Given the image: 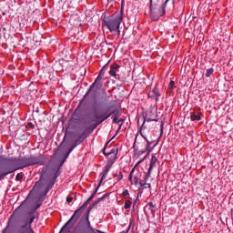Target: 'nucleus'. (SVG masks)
Instances as JSON below:
<instances>
[{
    "instance_id": "f257e3e1",
    "label": "nucleus",
    "mask_w": 233,
    "mask_h": 233,
    "mask_svg": "<svg viewBox=\"0 0 233 233\" xmlns=\"http://www.w3.org/2000/svg\"><path fill=\"white\" fill-rule=\"evenodd\" d=\"M65 161H62L59 166L51 162L42 170V176L39 181L35 184L33 188V190H35L38 196H40L39 200L41 201V203H43L46 194H48V192L52 190L56 180L57 179V177H59L61 174L59 168H61V165H63Z\"/></svg>"
},
{
    "instance_id": "f03ea898",
    "label": "nucleus",
    "mask_w": 233,
    "mask_h": 233,
    "mask_svg": "<svg viewBox=\"0 0 233 233\" xmlns=\"http://www.w3.org/2000/svg\"><path fill=\"white\" fill-rule=\"evenodd\" d=\"M113 116V123L119 125L121 120L119 116L121 114L117 108H114L113 106L104 108H94V112L89 114L84 122L86 128H97L101 123L106 121L108 117Z\"/></svg>"
},
{
    "instance_id": "7ed1b4c3",
    "label": "nucleus",
    "mask_w": 233,
    "mask_h": 233,
    "mask_svg": "<svg viewBox=\"0 0 233 233\" xmlns=\"http://www.w3.org/2000/svg\"><path fill=\"white\" fill-rule=\"evenodd\" d=\"M106 198H108V194H104L102 197H99L98 198H96L92 205H90L86 213L83 215V217L80 219L79 223H83V221H86V226L84 227V233H105L99 229H96L94 228H92V226L90 225V220L88 219V218L90 217V212L92 211V208H94L95 207H96V205H99V203H101V201H104V199ZM76 233H83L81 231H76Z\"/></svg>"
},
{
    "instance_id": "20e7f679",
    "label": "nucleus",
    "mask_w": 233,
    "mask_h": 233,
    "mask_svg": "<svg viewBox=\"0 0 233 233\" xmlns=\"http://www.w3.org/2000/svg\"><path fill=\"white\" fill-rule=\"evenodd\" d=\"M45 164V157H24L17 160H13L9 162V165H15L17 168H25V167H32L33 165H44Z\"/></svg>"
},
{
    "instance_id": "39448f33",
    "label": "nucleus",
    "mask_w": 233,
    "mask_h": 233,
    "mask_svg": "<svg viewBox=\"0 0 233 233\" xmlns=\"http://www.w3.org/2000/svg\"><path fill=\"white\" fill-rule=\"evenodd\" d=\"M121 21H123V11H120V13L117 15H114L107 20H104V26H106V28L112 34H116V35H119V26L121 25Z\"/></svg>"
},
{
    "instance_id": "423d86ee",
    "label": "nucleus",
    "mask_w": 233,
    "mask_h": 233,
    "mask_svg": "<svg viewBox=\"0 0 233 233\" xmlns=\"http://www.w3.org/2000/svg\"><path fill=\"white\" fill-rule=\"evenodd\" d=\"M168 1L170 0H166V2L164 3V5H161V7L154 8L152 6V0H150V5H151L150 15H151L152 21H158L161 15L165 14V8L167 7V4L168 3Z\"/></svg>"
},
{
    "instance_id": "0eeeda50",
    "label": "nucleus",
    "mask_w": 233,
    "mask_h": 233,
    "mask_svg": "<svg viewBox=\"0 0 233 233\" xmlns=\"http://www.w3.org/2000/svg\"><path fill=\"white\" fill-rule=\"evenodd\" d=\"M89 204H90V201L86 200L78 209L75 211V213L73 214V216L70 218L68 221H70L73 225H76V223L77 222V219L81 218V214H83V212L85 211V208H86V207H88Z\"/></svg>"
},
{
    "instance_id": "6e6552de",
    "label": "nucleus",
    "mask_w": 233,
    "mask_h": 233,
    "mask_svg": "<svg viewBox=\"0 0 233 233\" xmlns=\"http://www.w3.org/2000/svg\"><path fill=\"white\" fill-rule=\"evenodd\" d=\"M81 21H83V15H77V14L71 15L69 19V23L73 26H83V24L81 23Z\"/></svg>"
},
{
    "instance_id": "1a4fd4ad",
    "label": "nucleus",
    "mask_w": 233,
    "mask_h": 233,
    "mask_svg": "<svg viewBox=\"0 0 233 233\" xmlns=\"http://www.w3.org/2000/svg\"><path fill=\"white\" fill-rule=\"evenodd\" d=\"M104 75H105V66L101 69L98 76L91 86V88H94V86H96V88H101L103 86V83L101 82L103 78L101 77V76H104Z\"/></svg>"
},
{
    "instance_id": "9d476101",
    "label": "nucleus",
    "mask_w": 233,
    "mask_h": 233,
    "mask_svg": "<svg viewBox=\"0 0 233 233\" xmlns=\"http://www.w3.org/2000/svg\"><path fill=\"white\" fill-rule=\"evenodd\" d=\"M14 160H9L6 162L5 167H8V171L4 172L0 175V179H3V177H5V176H8V174H12V172H15V170L17 168H15V165H10L11 162H13Z\"/></svg>"
},
{
    "instance_id": "9b49d317",
    "label": "nucleus",
    "mask_w": 233,
    "mask_h": 233,
    "mask_svg": "<svg viewBox=\"0 0 233 233\" xmlns=\"http://www.w3.org/2000/svg\"><path fill=\"white\" fill-rule=\"evenodd\" d=\"M147 141V147H146V150L145 151H140L141 154H145V152H147V155L142 158L140 159L137 165H139V163H143V161H145V159H147V156H148V154H150V145H152V143L150 141H148V138L147 137H144Z\"/></svg>"
},
{
    "instance_id": "f8f14e48",
    "label": "nucleus",
    "mask_w": 233,
    "mask_h": 233,
    "mask_svg": "<svg viewBox=\"0 0 233 233\" xmlns=\"http://www.w3.org/2000/svg\"><path fill=\"white\" fill-rule=\"evenodd\" d=\"M74 227V224L71 223L70 221H67L61 228L59 233H68L70 232V228Z\"/></svg>"
},
{
    "instance_id": "ddd939ff",
    "label": "nucleus",
    "mask_w": 233,
    "mask_h": 233,
    "mask_svg": "<svg viewBox=\"0 0 233 233\" xmlns=\"http://www.w3.org/2000/svg\"><path fill=\"white\" fill-rule=\"evenodd\" d=\"M150 114H152V112H149L147 115L146 117H142L141 118V121H143L142 127H145V123H147H147H149V121H156V122H157V119L153 118L152 116H150Z\"/></svg>"
},
{
    "instance_id": "4468645a",
    "label": "nucleus",
    "mask_w": 233,
    "mask_h": 233,
    "mask_svg": "<svg viewBox=\"0 0 233 233\" xmlns=\"http://www.w3.org/2000/svg\"><path fill=\"white\" fill-rule=\"evenodd\" d=\"M117 68H119V66L115 65V66H111V68L109 70V74L110 76H112L113 77H116V76H117Z\"/></svg>"
},
{
    "instance_id": "2eb2a0df",
    "label": "nucleus",
    "mask_w": 233,
    "mask_h": 233,
    "mask_svg": "<svg viewBox=\"0 0 233 233\" xmlns=\"http://www.w3.org/2000/svg\"><path fill=\"white\" fill-rule=\"evenodd\" d=\"M108 172H110V167H108V166H106L104 167V172L102 173V177L101 179L99 181V183H103V181H105V179L106 178V175L108 174Z\"/></svg>"
},
{
    "instance_id": "dca6fc26",
    "label": "nucleus",
    "mask_w": 233,
    "mask_h": 233,
    "mask_svg": "<svg viewBox=\"0 0 233 233\" xmlns=\"http://www.w3.org/2000/svg\"><path fill=\"white\" fill-rule=\"evenodd\" d=\"M114 161H116V156H111V157L108 159L106 167L112 168V165H114Z\"/></svg>"
},
{
    "instance_id": "f3484780",
    "label": "nucleus",
    "mask_w": 233,
    "mask_h": 233,
    "mask_svg": "<svg viewBox=\"0 0 233 233\" xmlns=\"http://www.w3.org/2000/svg\"><path fill=\"white\" fill-rule=\"evenodd\" d=\"M152 168H154V166L151 164V165L149 166L147 174L146 175L144 181H148V179L150 178V173L152 172Z\"/></svg>"
},
{
    "instance_id": "a211bd4d",
    "label": "nucleus",
    "mask_w": 233,
    "mask_h": 233,
    "mask_svg": "<svg viewBox=\"0 0 233 233\" xmlns=\"http://www.w3.org/2000/svg\"><path fill=\"white\" fill-rule=\"evenodd\" d=\"M152 168H154V166L151 164V165L149 166L147 174L146 175L144 181H148V179L150 178V173L152 172Z\"/></svg>"
},
{
    "instance_id": "6ab92c4d",
    "label": "nucleus",
    "mask_w": 233,
    "mask_h": 233,
    "mask_svg": "<svg viewBox=\"0 0 233 233\" xmlns=\"http://www.w3.org/2000/svg\"><path fill=\"white\" fill-rule=\"evenodd\" d=\"M76 123H79L78 118L71 117L69 120V127H74V125H76Z\"/></svg>"
},
{
    "instance_id": "aec40b11",
    "label": "nucleus",
    "mask_w": 233,
    "mask_h": 233,
    "mask_svg": "<svg viewBox=\"0 0 233 233\" xmlns=\"http://www.w3.org/2000/svg\"><path fill=\"white\" fill-rule=\"evenodd\" d=\"M99 187H101V183L98 184L97 187L96 188L95 192L90 196V198L87 199L89 202H91L94 199V196L97 194V190H99Z\"/></svg>"
},
{
    "instance_id": "412c9836",
    "label": "nucleus",
    "mask_w": 233,
    "mask_h": 233,
    "mask_svg": "<svg viewBox=\"0 0 233 233\" xmlns=\"http://www.w3.org/2000/svg\"><path fill=\"white\" fill-rule=\"evenodd\" d=\"M140 187H145V188H150V184L147 183V181H145V177L143 181L139 182Z\"/></svg>"
},
{
    "instance_id": "4be33fe9",
    "label": "nucleus",
    "mask_w": 233,
    "mask_h": 233,
    "mask_svg": "<svg viewBox=\"0 0 233 233\" xmlns=\"http://www.w3.org/2000/svg\"><path fill=\"white\" fill-rule=\"evenodd\" d=\"M190 118H191L192 121H199V119H201V116L199 115L192 114L190 116Z\"/></svg>"
},
{
    "instance_id": "5701e85b",
    "label": "nucleus",
    "mask_w": 233,
    "mask_h": 233,
    "mask_svg": "<svg viewBox=\"0 0 233 233\" xmlns=\"http://www.w3.org/2000/svg\"><path fill=\"white\" fill-rule=\"evenodd\" d=\"M212 74H214V69H212V68L208 69L207 73H206V77H210V76H212Z\"/></svg>"
},
{
    "instance_id": "b1692460",
    "label": "nucleus",
    "mask_w": 233,
    "mask_h": 233,
    "mask_svg": "<svg viewBox=\"0 0 233 233\" xmlns=\"http://www.w3.org/2000/svg\"><path fill=\"white\" fill-rule=\"evenodd\" d=\"M130 207H132V201L127 200L125 203L124 208L127 209V208H130Z\"/></svg>"
},
{
    "instance_id": "393cba45",
    "label": "nucleus",
    "mask_w": 233,
    "mask_h": 233,
    "mask_svg": "<svg viewBox=\"0 0 233 233\" xmlns=\"http://www.w3.org/2000/svg\"><path fill=\"white\" fill-rule=\"evenodd\" d=\"M10 230H11V228H10V220H9L7 226H6L5 228L3 230L2 233H7V232H10Z\"/></svg>"
},
{
    "instance_id": "a878e982",
    "label": "nucleus",
    "mask_w": 233,
    "mask_h": 233,
    "mask_svg": "<svg viewBox=\"0 0 233 233\" xmlns=\"http://www.w3.org/2000/svg\"><path fill=\"white\" fill-rule=\"evenodd\" d=\"M91 90H92V87H90V89H88V91L86 93V95L84 96V98L81 100V103H83V101L86 99V97H88V95L90 94Z\"/></svg>"
},
{
    "instance_id": "bb28decb",
    "label": "nucleus",
    "mask_w": 233,
    "mask_h": 233,
    "mask_svg": "<svg viewBox=\"0 0 233 233\" xmlns=\"http://www.w3.org/2000/svg\"><path fill=\"white\" fill-rule=\"evenodd\" d=\"M123 126V123H121L118 127V129L116 130L115 136L110 139V141H112V139H114V137H116V136H117V134H119V130H121V127Z\"/></svg>"
},
{
    "instance_id": "cd10ccee",
    "label": "nucleus",
    "mask_w": 233,
    "mask_h": 233,
    "mask_svg": "<svg viewBox=\"0 0 233 233\" xmlns=\"http://www.w3.org/2000/svg\"><path fill=\"white\" fill-rule=\"evenodd\" d=\"M116 154L117 153H116V149H111V151L107 153V156H115L116 158Z\"/></svg>"
},
{
    "instance_id": "c85d7f7f",
    "label": "nucleus",
    "mask_w": 233,
    "mask_h": 233,
    "mask_svg": "<svg viewBox=\"0 0 233 233\" xmlns=\"http://www.w3.org/2000/svg\"><path fill=\"white\" fill-rule=\"evenodd\" d=\"M176 86V82H174L173 80L170 81L169 83V86H170V90H174V86Z\"/></svg>"
},
{
    "instance_id": "c756f323",
    "label": "nucleus",
    "mask_w": 233,
    "mask_h": 233,
    "mask_svg": "<svg viewBox=\"0 0 233 233\" xmlns=\"http://www.w3.org/2000/svg\"><path fill=\"white\" fill-rule=\"evenodd\" d=\"M23 179V175L21 173H18L16 175V181H21Z\"/></svg>"
},
{
    "instance_id": "7c9ffc66",
    "label": "nucleus",
    "mask_w": 233,
    "mask_h": 233,
    "mask_svg": "<svg viewBox=\"0 0 233 233\" xmlns=\"http://www.w3.org/2000/svg\"><path fill=\"white\" fill-rule=\"evenodd\" d=\"M153 92H154L155 96H157V97H159V96H161L159 94V91L157 89H156V88L153 90Z\"/></svg>"
},
{
    "instance_id": "2f4dec72",
    "label": "nucleus",
    "mask_w": 233,
    "mask_h": 233,
    "mask_svg": "<svg viewBox=\"0 0 233 233\" xmlns=\"http://www.w3.org/2000/svg\"><path fill=\"white\" fill-rule=\"evenodd\" d=\"M149 209L151 210V212H154V203L149 202Z\"/></svg>"
},
{
    "instance_id": "473e14b6",
    "label": "nucleus",
    "mask_w": 233,
    "mask_h": 233,
    "mask_svg": "<svg viewBox=\"0 0 233 233\" xmlns=\"http://www.w3.org/2000/svg\"><path fill=\"white\" fill-rule=\"evenodd\" d=\"M134 168L131 170V172H130V174H129V177H128V179L130 180V181H132V176L134 175Z\"/></svg>"
},
{
    "instance_id": "72a5a7b5",
    "label": "nucleus",
    "mask_w": 233,
    "mask_h": 233,
    "mask_svg": "<svg viewBox=\"0 0 233 233\" xmlns=\"http://www.w3.org/2000/svg\"><path fill=\"white\" fill-rule=\"evenodd\" d=\"M122 195L124 196V198H127V196H128V189L124 190Z\"/></svg>"
},
{
    "instance_id": "f704fd0d",
    "label": "nucleus",
    "mask_w": 233,
    "mask_h": 233,
    "mask_svg": "<svg viewBox=\"0 0 233 233\" xmlns=\"http://www.w3.org/2000/svg\"><path fill=\"white\" fill-rule=\"evenodd\" d=\"M66 201H67V203H72V201H74V198L68 197V198H66Z\"/></svg>"
},
{
    "instance_id": "c9c22d12",
    "label": "nucleus",
    "mask_w": 233,
    "mask_h": 233,
    "mask_svg": "<svg viewBox=\"0 0 233 233\" xmlns=\"http://www.w3.org/2000/svg\"><path fill=\"white\" fill-rule=\"evenodd\" d=\"M74 150V147L70 148V150L66 153V157H68L70 156V152Z\"/></svg>"
},
{
    "instance_id": "e433bc0d",
    "label": "nucleus",
    "mask_w": 233,
    "mask_h": 233,
    "mask_svg": "<svg viewBox=\"0 0 233 233\" xmlns=\"http://www.w3.org/2000/svg\"><path fill=\"white\" fill-rule=\"evenodd\" d=\"M121 179H123V173L120 172L117 180L121 181Z\"/></svg>"
},
{
    "instance_id": "4c0bfd02",
    "label": "nucleus",
    "mask_w": 233,
    "mask_h": 233,
    "mask_svg": "<svg viewBox=\"0 0 233 233\" xmlns=\"http://www.w3.org/2000/svg\"><path fill=\"white\" fill-rule=\"evenodd\" d=\"M135 185H137L139 183V178L137 177H134Z\"/></svg>"
},
{
    "instance_id": "58836bf2",
    "label": "nucleus",
    "mask_w": 233,
    "mask_h": 233,
    "mask_svg": "<svg viewBox=\"0 0 233 233\" xmlns=\"http://www.w3.org/2000/svg\"><path fill=\"white\" fill-rule=\"evenodd\" d=\"M150 165H152L154 167V165H156V160L154 159V157H152V160L150 162Z\"/></svg>"
},
{
    "instance_id": "ea45409f",
    "label": "nucleus",
    "mask_w": 233,
    "mask_h": 233,
    "mask_svg": "<svg viewBox=\"0 0 233 233\" xmlns=\"http://www.w3.org/2000/svg\"><path fill=\"white\" fill-rule=\"evenodd\" d=\"M106 147L104 148V155H105V156H110V155H108V153H106Z\"/></svg>"
},
{
    "instance_id": "a19ab883",
    "label": "nucleus",
    "mask_w": 233,
    "mask_h": 233,
    "mask_svg": "<svg viewBox=\"0 0 233 233\" xmlns=\"http://www.w3.org/2000/svg\"><path fill=\"white\" fill-rule=\"evenodd\" d=\"M120 123H125V119L121 118L119 119Z\"/></svg>"
},
{
    "instance_id": "79ce46f5",
    "label": "nucleus",
    "mask_w": 233,
    "mask_h": 233,
    "mask_svg": "<svg viewBox=\"0 0 233 233\" xmlns=\"http://www.w3.org/2000/svg\"><path fill=\"white\" fill-rule=\"evenodd\" d=\"M39 207H41V202L36 205V208H39Z\"/></svg>"
},
{
    "instance_id": "37998d69",
    "label": "nucleus",
    "mask_w": 233,
    "mask_h": 233,
    "mask_svg": "<svg viewBox=\"0 0 233 233\" xmlns=\"http://www.w3.org/2000/svg\"><path fill=\"white\" fill-rule=\"evenodd\" d=\"M71 233H77V230L75 229Z\"/></svg>"
},
{
    "instance_id": "c03bdc74",
    "label": "nucleus",
    "mask_w": 233,
    "mask_h": 233,
    "mask_svg": "<svg viewBox=\"0 0 233 233\" xmlns=\"http://www.w3.org/2000/svg\"><path fill=\"white\" fill-rule=\"evenodd\" d=\"M139 121H141V118H138V120H137V125H139Z\"/></svg>"
},
{
    "instance_id": "a18cd8bd",
    "label": "nucleus",
    "mask_w": 233,
    "mask_h": 233,
    "mask_svg": "<svg viewBox=\"0 0 233 233\" xmlns=\"http://www.w3.org/2000/svg\"><path fill=\"white\" fill-rule=\"evenodd\" d=\"M114 177H117V174H114Z\"/></svg>"
},
{
    "instance_id": "49530a36",
    "label": "nucleus",
    "mask_w": 233,
    "mask_h": 233,
    "mask_svg": "<svg viewBox=\"0 0 233 233\" xmlns=\"http://www.w3.org/2000/svg\"><path fill=\"white\" fill-rule=\"evenodd\" d=\"M2 15H6V14H5V13H2Z\"/></svg>"
}]
</instances>
